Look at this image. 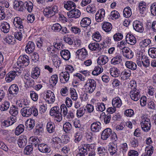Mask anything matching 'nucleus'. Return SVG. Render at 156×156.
<instances>
[{
	"label": "nucleus",
	"instance_id": "9b49d317",
	"mask_svg": "<svg viewBox=\"0 0 156 156\" xmlns=\"http://www.w3.org/2000/svg\"><path fill=\"white\" fill-rule=\"evenodd\" d=\"M67 15L69 18L76 19L80 17L81 12L79 9L75 8L69 11Z\"/></svg>",
	"mask_w": 156,
	"mask_h": 156
},
{
	"label": "nucleus",
	"instance_id": "72a5a7b5",
	"mask_svg": "<svg viewBox=\"0 0 156 156\" xmlns=\"http://www.w3.org/2000/svg\"><path fill=\"white\" fill-rule=\"evenodd\" d=\"M100 118L101 119H104L105 124H108L109 123L111 119V115L110 114L108 113L105 115V113H102L100 115Z\"/></svg>",
	"mask_w": 156,
	"mask_h": 156
},
{
	"label": "nucleus",
	"instance_id": "774afa93",
	"mask_svg": "<svg viewBox=\"0 0 156 156\" xmlns=\"http://www.w3.org/2000/svg\"><path fill=\"white\" fill-rule=\"evenodd\" d=\"M30 96L31 99L35 102L37 101L38 98V94L33 91H30Z\"/></svg>",
	"mask_w": 156,
	"mask_h": 156
},
{
	"label": "nucleus",
	"instance_id": "0e129e2a",
	"mask_svg": "<svg viewBox=\"0 0 156 156\" xmlns=\"http://www.w3.org/2000/svg\"><path fill=\"white\" fill-rule=\"evenodd\" d=\"M123 37L122 34L118 32L114 35L113 38L115 41H118L122 40L123 39Z\"/></svg>",
	"mask_w": 156,
	"mask_h": 156
},
{
	"label": "nucleus",
	"instance_id": "aec40b11",
	"mask_svg": "<svg viewBox=\"0 0 156 156\" xmlns=\"http://www.w3.org/2000/svg\"><path fill=\"white\" fill-rule=\"evenodd\" d=\"M101 124L98 122H93L90 126L91 130L94 132H99L101 130Z\"/></svg>",
	"mask_w": 156,
	"mask_h": 156
},
{
	"label": "nucleus",
	"instance_id": "052dcab7",
	"mask_svg": "<svg viewBox=\"0 0 156 156\" xmlns=\"http://www.w3.org/2000/svg\"><path fill=\"white\" fill-rule=\"evenodd\" d=\"M70 94L72 99L74 101H76L78 99V95L76 90L73 88H71L70 90Z\"/></svg>",
	"mask_w": 156,
	"mask_h": 156
},
{
	"label": "nucleus",
	"instance_id": "b1692460",
	"mask_svg": "<svg viewBox=\"0 0 156 156\" xmlns=\"http://www.w3.org/2000/svg\"><path fill=\"white\" fill-rule=\"evenodd\" d=\"M38 148L39 150L44 153H49L50 151V148L45 144H41L38 145Z\"/></svg>",
	"mask_w": 156,
	"mask_h": 156
},
{
	"label": "nucleus",
	"instance_id": "9d476101",
	"mask_svg": "<svg viewBox=\"0 0 156 156\" xmlns=\"http://www.w3.org/2000/svg\"><path fill=\"white\" fill-rule=\"evenodd\" d=\"M76 53L78 58L81 60H84L88 55L87 50L84 48L78 50Z\"/></svg>",
	"mask_w": 156,
	"mask_h": 156
},
{
	"label": "nucleus",
	"instance_id": "0eeeda50",
	"mask_svg": "<svg viewBox=\"0 0 156 156\" xmlns=\"http://www.w3.org/2000/svg\"><path fill=\"white\" fill-rule=\"evenodd\" d=\"M50 114L51 116H55V120L56 121L59 122L62 120V115L58 107L54 106L52 108L50 111Z\"/></svg>",
	"mask_w": 156,
	"mask_h": 156
},
{
	"label": "nucleus",
	"instance_id": "4be33fe9",
	"mask_svg": "<svg viewBox=\"0 0 156 156\" xmlns=\"http://www.w3.org/2000/svg\"><path fill=\"white\" fill-rule=\"evenodd\" d=\"M126 40L127 43L131 45H134L136 43V40L134 36L130 34H127L126 38Z\"/></svg>",
	"mask_w": 156,
	"mask_h": 156
},
{
	"label": "nucleus",
	"instance_id": "1a4fd4ad",
	"mask_svg": "<svg viewBox=\"0 0 156 156\" xmlns=\"http://www.w3.org/2000/svg\"><path fill=\"white\" fill-rule=\"evenodd\" d=\"M44 99L49 104L53 103L55 100L54 93L51 90H47L45 93Z\"/></svg>",
	"mask_w": 156,
	"mask_h": 156
},
{
	"label": "nucleus",
	"instance_id": "79ce46f5",
	"mask_svg": "<svg viewBox=\"0 0 156 156\" xmlns=\"http://www.w3.org/2000/svg\"><path fill=\"white\" fill-rule=\"evenodd\" d=\"M154 147L151 145H148L145 148V153L144 154L146 156H151L153 153Z\"/></svg>",
	"mask_w": 156,
	"mask_h": 156
},
{
	"label": "nucleus",
	"instance_id": "5701e85b",
	"mask_svg": "<svg viewBox=\"0 0 156 156\" xmlns=\"http://www.w3.org/2000/svg\"><path fill=\"white\" fill-rule=\"evenodd\" d=\"M109 152L111 155L115 154L117 151V145L112 142H110L108 145Z\"/></svg>",
	"mask_w": 156,
	"mask_h": 156
},
{
	"label": "nucleus",
	"instance_id": "4468645a",
	"mask_svg": "<svg viewBox=\"0 0 156 156\" xmlns=\"http://www.w3.org/2000/svg\"><path fill=\"white\" fill-rule=\"evenodd\" d=\"M130 96L133 100L137 101L140 97V90L138 89L131 90L130 92Z\"/></svg>",
	"mask_w": 156,
	"mask_h": 156
},
{
	"label": "nucleus",
	"instance_id": "49530a36",
	"mask_svg": "<svg viewBox=\"0 0 156 156\" xmlns=\"http://www.w3.org/2000/svg\"><path fill=\"white\" fill-rule=\"evenodd\" d=\"M70 75L69 73L67 72H62L60 74V79L63 80H64L65 82H63V83H66L68 81L69 79Z\"/></svg>",
	"mask_w": 156,
	"mask_h": 156
},
{
	"label": "nucleus",
	"instance_id": "473e14b6",
	"mask_svg": "<svg viewBox=\"0 0 156 156\" xmlns=\"http://www.w3.org/2000/svg\"><path fill=\"white\" fill-rule=\"evenodd\" d=\"M35 124V121L34 120L30 119L26 121L25 125L27 128L30 130L33 128Z\"/></svg>",
	"mask_w": 156,
	"mask_h": 156
},
{
	"label": "nucleus",
	"instance_id": "bf43d9fd",
	"mask_svg": "<svg viewBox=\"0 0 156 156\" xmlns=\"http://www.w3.org/2000/svg\"><path fill=\"white\" fill-rule=\"evenodd\" d=\"M72 125L69 122H66L63 125V129L64 131L67 133H69L72 129Z\"/></svg>",
	"mask_w": 156,
	"mask_h": 156
},
{
	"label": "nucleus",
	"instance_id": "4c0bfd02",
	"mask_svg": "<svg viewBox=\"0 0 156 156\" xmlns=\"http://www.w3.org/2000/svg\"><path fill=\"white\" fill-rule=\"evenodd\" d=\"M4 40L6 43L11 45L14 44L16 42L14 37L10 35L6 36Z\"/></svg>",
	"mask_w": 156,
	"mask_h": 156
},
{
	"label": "nucleus",
	"instance_id": "2eb2a0df",
	"mask_svg": "<svg viewBox=\"0 0 156 156\" xmlns=\"http://www.w3.org/2000/svg\"><path fill=\"white\" fill-rule=\"evenodd\" d=\"M133 26L134 29L138 32L142 33L144 30L143 24L139 21L137 20L134 21L133 23Z\"/></svg>",
	"mask_w": 156,
	"mask_h": 156
},
{
	"label": "nucleus",
	"instance_id": "13d9d810",
	"mask_svg": "<svg viewBox=\"0 0 156 156\" xmlns=\"http://www.w3.org/2000/svg\"><path fill=\"white\" fill-rule=\"evenodd\" d=\"M9 106V102L6 100L1 105V110L2 111H6L8 109Z\"/></svg>",
	"mask_w": 156,
	"mask_h": 156
},
{
	"label": "nucleus",
	"instance_id": "7c9ffc66",
	"mask_svg": "<svg viewBox=\"0 0 156 156\" xmlns=\"http://www.w3.org/2000/svg\"><path fill=\"white\" fill-rule=\"evenodd\" d=\"M40 70L37 67L33 68L31 72V77L34 79H37L39 76Z\"/></svg>",
	"mask_w": 156,
	"mask_h": 156
},
{
	"label": "nucleus",
	"instance_id": "6e6d98bb",
	"mask_svg": "<svg viewBox=\"0 0 156 156\" xmlns=\"http://www.w3.org/2000/svg\"><path fill=\"white\" fill-rule=\"evenodd\" d=\"M103 70V68L101 67L97 66L95 67L93 71L92 72V74L94 75H98L101 74Z\"/></svg>",
	"mask_w": 156,
	"mask_h": 156
},
{
	"label": "nucleus",
	"instance_id": "a18cd8bd",
	"mask_svg": "<svg viewBox=\"0 0 156 156\" xmlns=\"http://www.w3.org/2000/svg\"><path fill=\"white\" fill-rule=\"evenodd\" d=\"M75 3L72 1H69L66 2L64 5V8L68 10H71L73 9L76 7Z\"/></svg>",
	"mask_w": 156,
	"mask_h": 156
},
{
	"label": "nucleus",
	"instance_id": "e433bc0d",
	"mask_svg": "<svg viewBox=\"0 0 156 156\" xmlns=\"http://www.w3.org/2000/svg\"><path fill=\"white\" fill-rule=\"evenodd\" d=\"M55 125L54 123L51 121L48 122L46 125V130L49 133H51L55 131Z\"/></svg>",
	"mask_w": 156,
	"mask_h": 156
},
{
	"label": "nucleus",
	"instance_id": "423d86ee",
	"mask_svg": "<svg viewBox=\"0 0 156 156\" xmlns=\"http://www.w3.org/2000/svg\"><path fill=\"white\" fill-rule=\"evenodd\" d=\"M29 59L26 55L20 56L18 59L17 64L19 68H23L27 66L29 64Z\"/></svg>",
	"mask_w": 156,
	"mask_h": 156
},
{
	"label": "nucleus",
	"instance_id": "8fccbe9b",
	"mask_svg": "<svg viewBox=\"0 0 156 156\" xmlns=\"http://www.w3.org/2000/svg\"><path fill=\"white\" fill-rule=\"evenodd\" d=\"M132 15L131 9L129 7L125 8L123 11V15L124 17L128 18L130 17Z\"/></svg>",
	"mask_w": 156,
	"mask_h": 156
},
{
	"label": "nucleus",
	"instance_id": "393cba45",
	"mask_svg": "<svg viewBox=\"0 0 156 156\" xmlns=\"http://www.w3.org/2000/svg\"><path fill=\"white\" fill-rule=\"evenodd\" d=\"M53 64L56 67H58L62 63L61 59L57 55H53L52 58Z\"/></svg>",
	"mask_w": 156,
	"mask_h": 156
},
{
	"label": "nucleus",
	"instance_id": "a19ab883",
	"mask_svg": "<svg viewBox=\"0 0 156 156\" xmlns=\"http://www.w3.org/2000/svg\"><path fill=\"white\" fill-rule=\"evenodd\" d=\"M92 39L97 42H100L102 39V37L100 33L98 31L93 33L92 34Z\"/></svg>",
	"mask_w": 156,
	"mask_h": 156
},
{
	"label": "nucleus",
	"instance_id": "f8f14e48",
	"mask_svg": "<svg viewBox=\"0 0 156 156\" xmlns=\"http://www.w3.org/2000/svg\"><path fill=\"white\" fill-rule=\"evenodd\" d=\"M91 147V145H86L79 149L76 156H85L88 153L89 148Z\"/></svg>",
	"mask_w": 156,
	"mask_h": 156
},
{
	"label": "nucleus",
	"instance_id": "6e6552de",
	"mask_svg": "<svg viewBox=\"0 0 156 156\" xmlns=\"http://www.w3.org/2000/svg\"><path fill=\"white\" fill-rule=\"evenodd\" d=\"M13 24L15 27L21 31H24V24L23 20L19 17H15L13 20Z\"/></svg>",
	"mask_w": 156,
	"mask_h": 156
},
{
	"label": "nucleus",
	"instance_id": "a211bd4d",
	"mask_svg": "<svg viewBox=\"0 0 156 156\" xmlns=\"http://www.w3.org/2000/svg\"><path fill=\"white\" fill-rule=\"evenodd\" d=\"M112 133V130L110 128H106L102 132L101 135V139L104 140H107Z\"/></svg>",
	"mask_w": 156,
	"mask_h": 156
},
{
	"label": "nucleus",
	"instance_id": "6ab92c4d",
	"mask_svg": "<svg viewBox=\"0 0 156 156\" xmlns=\"http://www.w3.org/2000/svg\"><path fill=\"white\" fill-rule=\"evenodd\" d=\"M35 48V45L34 43L31 41L28 42L25 48V51L26 52L30 54L33 52Z\"/></svg>",
	"mask_w": 156,
	"mask_h": 156
},
{
	"label": "nucleus",
	"instance_id": "09e8293b",
	"mask_svg": "<svg viewBox=\"0 0 156 156\" xmlns=\"http://www.w3.org/2000/svg\"><path fill=\"white\" fill-rule=\"evenodd\" d=\"M151 43V41L149 39H146L142 40L140 42L139 45L141 48L146 47Z\"/></svg>",
	"mask_w": 156,
	"mask_h": 156
},
{
	"label": "nucleus",
	"instance_id": "f03ea898",
	"mask_svg": "<svg viewBox=\"0 0 156 156\" xmlns=\"http://www.w3.org/2000/svg\"><path fill=\"white\" fill-rule=\"evenodd\" d=\"M20 112L22 115L25 117H28L32 114L34 116H36L38 114L37 109L34 107L23 108L21 109Z\"/></svg>",
	"mask_w": 156,
	"mask_h": 156
},
{
	"label": "nucleus",
	"instance_id": "7ed1b4c3",
	"mask_svg": "<svg viewBox=\"0 0 156 156\" xmlns=\"http://www.w3.org/2000/svg\"><path fill=\"white\" fill-rule=\"evenodd\" d=\"M136 62L140 67H142V65L145 67H147L150 65L149 59L147 56L139 54L137 55Z\"/></svg>",
	"mask_w": 156,
	"mask_h": 156
},
{
	"label": "nucleus",
	"instance_id": "e2e57ef3",
	"mask_svg": "<svg viewBox=\"0 0 156 156\" xmlns=\"http://www.w3.org/2000/svg\"><path fill=\"white\" fill-rule=\"evenodd\" d=\"M148 53L150 56L151 58H156V48H150L148 50Z\"/></svg>",
	"mask_w": 156,
	"mask_h": 156
},
{
	"label": "nucleus",
	"instance_id": "603ef678",
	"mask_svg": "<svg viewBox=\"0 0 156 156\" xmlns=\"http://www.w3.org/2000/svg\"><path fill=\"white\" fill-rule=\"evenodd\" d=\"M97 153L100 156H104L107 153V150L103 146H99L97 149Z\"/></svg>",
	"mask_w": 156,
	"mask_h": 156
},
{
	"label": "nucleus",
	"instance_id": "69168bd1",
	"mask_svg": "<svg viewBox=\"0 0 156 156\" xmlns=\"http://www.w3.org/2000/svg\"><path fill=\"white\" fill-rule=\"evenodd\" d=\"M96 110L100 112H103L105 109V106L103 103H98L96 106Z\"/></svg>",
	"mask_w": 156,
	"mask_h": 156
},
{
	"label": "nucleus",
	"instance_id": "c03bdc74",
	"mask_svg": "<svg viewBox=\"0 0 156 156\" xmlns=\"http://www.w3.org/2000/svg\"><path fill=\"white\" fill-rule=\"evenodd\" d=\"M44 14L47 17L50 18L54 15V12H52L51 8H46L44 10Z\"/></svg>",
	"mask_w": 156,
	"mask_h": 156
},
{
	"label": "nucleus",
	"instance_id": "5fc2aeb1",
	"mask_svg": "<svg viewBox=\"0 0 156 156\" xmlns=\"http://www.w3.org/2000/svg\"><path fill=\"white\" fill-rule=\"evenodd\" d=\"M119 16V14L118 11L114 10L111 12L109 14V19L114 20L118 19Z\"/></svg>",
	"mask_w": 156,
	"mask_h": 156
},
{
	"label": "nucleus",
	"instance_id": "412c9836",
	"mask_svg": "<svg viewBox=\"0 0 156 156\" xmlns=\"http://www.w3.org/2000/svg\"><path fill=\"white\" fill-rule=\"evenodd\" d=\"M108 61V58L106 55H101L98 57L97 59L98 64L103 66L106 64Z\"/></svg>",
	"mask_w": 156,
	"mask_h": 156
},
{
	"label": "nucleus",
	"instance_id": "4d7b16f0",
	"mask_svg": "<svg viewBox=\"0 0 156 156\" xmlns=\"http://www.w3.org/2000/svg\"><path fill=\"white\" fill-rule=\"evenodd\" d=\"M24 126L22 124L19 125L15 130V133L16 135H19L23 132L24 130Z\"/></svg>",
	"mask_w": 156,
	"mask_h": 156
},
{
	"label": "nucleus",
	"instance_id": "bb28decb",
	"mask_svg": "<svg viewBox=\"0 0 156 156\" xmlns=\"http://www.w3.org/2000/svg\"><path fill=\"white\" fill-rule=\"evenodd\" d=\"M112 104L114 107L120 108L122 105V102L121 99L119 97L114 98L112 101Z\"/></svg>",
	"mask_w": 156,
	"mask_h": 156
},
{
	"label": "nucleus",
	"instance_id": "a878e982",
	"mask_svg": "<svg viewBox=\"0 0 156 156\" xmlns=\"http://www.w3.org/2000/svg\"><path fill=\"white\" fill-rule=\"evenodd\" d=\"M60 54L61 57L65 60H68L70 58V53L68 50L64 49L61 51Z\"/></svg>",
	"mask_w": 156,
	"mask_h": 156
},
{
	"label": "nucleus",
	"instance_id": "20e7f679",
	"mask_svg": "<svg viewBox=\"0 0 156 156\" xmlns=\"http://www.w3.org/2000/svg\"><path fill=\"white\" fill-rule=\"evenodd\" d=\"M96 87L95 81L90 79L87 80L84 85V87L86 91L89 94L92 93L95 90Z\"/></svg>",
	"mask_w": 156,
	"mask_h": 156
},
{
	"label": "nucleus",
	"instance_id": "c9c22d12",
	"mask_svg": "<svg viewBox=\"0 0 156 156\" xmlns=\"http://www.w3.org/2000/svg\"><path fill=\"white\" fill-rule=\"evenodd\" d=\"M122 57L120 55H117L112 59L111 64L115 65L119 64L122 61Z\"/></svg>",
	"mask_w": 156,
	"mask_h": 156
},
{
	"label": "nucleus",
	"instance_id": "f704fd0d",
	"mask_svg": "<svg viewBox=\"0 0 156 156\" xmlns=\"http://www.w3.org/2000/svg\"><path fill=\"white\" fill-rule=\"evenodd\" d=\"M125 66L128 68L132 70H136L137 68V65L134 62L131 61H126L125 63Z\"/></svg>",
	"mask_w": 156,
	"mask_h": 156
},
{
	"label": "nucleus",
	"instance_id": "680f3d73",
	"mask_svg": "<svg viewBox=\"0 0 156 156\" xmlns=\"http://www.w3.org/2000/svg\"><path fill=\"white\" fill-rule=\"evenodd\" d=\"M24 5L29 12H31L32 11L33 4L31 2L28 0L24 2Z\"/></svg>",
	"mask_w": 156,
	"mask_h": 156
},
{
	"label": "nucleus",
	"instance_id": "37998d69",
	"mask_svg": "<svg viewBox=\"0 0 156 156\" xmlns=\"http://www.w3.org/2000/svg\"><path fill=\"white\" fill-rule=\"evenodd\" d=\"M103 30L106 32L110 31L112 28V26L111 23L108 22H104L102 26Z\"/></svg>",
	"mask_w": 156,
	"mask_h": 156
},
{
	"label": "nucleus",
	"instance_id": "39448f33",
	"mask_svg": "<svg viewBox=\"0 0 156 156\" xmlns=\"http://www.w3.org/2000/svg\"><path fill=\"white\" fill-rule=\"evenodd\" d=\"M141 119L140 124L142 129L144 131H148L151 127V122L150 119L144 115H142Z\"/></svg>",
	"mask_w": 156,
	"mask_h": 156
},
{
	"label": "nucleus",
	"instance_id": "c756f323",
	"mask_svg": "<svg viewBox=\"0 0 156 156\" xmlns=\"http://www.w3.org/2000/svg\"><path fill=\"white\" fill-rule=\"evenodd\" d=\"M91 20L89 18L84 17L81 20L80 22V25L81 27H85L89 25L91 23Z\"/></svg>",
	"mask_w": 156,
	"mask_h": 156
},
{
	"label": "nucleus",
	"instance_id": "cd10ccee",
	"mask_svg": "<svg viewBox=\"0 0 156 156\" xmlns=\"http://www.w3.org/2000/svg\"><path fill=\"white\" fill-rule=\"evenodd\" d=\"M19 89L18 86L16 84L11 85L9 89V94L10 95L16 94L19 91Z\"/></svg>",
	"mask_w": 156,
	"mask_h": 156
},
{
	"label": "nucleus",
	"instance_id": "3c124183",
	"mask_svg": "<svg viewBox=\"0 0 156 156\" xmlns=\"http://www.w3.org/2000/svg\"><path fill=\"white\" fill-rule=\"evenodd\" d=\"M110 71L111 75L113 77H118L119 75V70L116 68H111L110 69Z\"/></svg>",
	"mask_w": 156,
	"mask_h": 156
},
{
	"label": "nucleus",
	"instance_id": "58836bf2",
	"mask_svg": "<svg viewBox=\"0 0 156 156\" xmlns=\"http://www.w3.org/2000/svg\"><path fill=\"white\" fill-rule=\"evenodd\" d=\"M131 75L130 70L129 69L123 70L121 73V77L123 80H126L129 78Z\"/></svg>",
	"mask_w": 156,
	"mask_h": 156
},
{
	"label": "nucleus",
	"instance_id": "dca6fc26",
	"mask_svg": "<svg viewBox=\"0 0 156 156\" xmlns=\"http://www.w3.org/2000/svg\"><path fill=\"white\" fill-rule=\"evenodd\" d=\"M123 56L127 59H131L133 57V53L130 48L124 47L122 51Z\"/></svg>",
	"mask_w": 156,
	"mask_h": 156
},
{
	"label": "nucleus",
	"instance_id": "f3484780",
	"mask_svg": "<svg viewBox=\"0 0 156 156\" xmlns=\"http://www.w3.org/2000/svg\"><path fill=\"white\" fill-rule=\"evenodd\" d=\"M17 142L18 146L20 148H23L27 143V137L24 135L20 136Z\"/></svg>",
	"mask_w": 156,
	"mask_h": 156
},
{
	"label": "nucleus",
	"instance_id": "ddd939ff",
	"mask_svg": "<svg viewBox=\"0 0 156 156\" xmlns=\"http://www.w3.org/2000/svg\"><path fill=\"white\" fill-rule=\"evenodd\" d=\"M105 12L104 9H101L98 10L96 12L95 19L96 21L98 22H100L102 21L105 16Z\"/></svg>",
	"mask_w": 156,
	"mask_h": 156
},
{
	"label": "nucleus",
	"instance_id": "864d4df0",
	"mask_svg": "<svg viewBox=\"0 0 156 156\" xmlns=\"http://www.w3.org/2000/svg\"><path fill=\"white\" fill-rule=\"evenodd\" d=\"M58 80V77L57 75L55 74L53 75L50 80V84L52 86H55L57 83Z\"/></svg>",
	"mask_w": 156,
	"mask_h": 156
},
{
	"label": "nucleus",
	"instance_id": "de8ad7c7",
	"mask_svg": "<svg viewBox=\"0 0 156 156\" xmlns=\"http://www.w3.org/2000/svg\"><path fill=\"white\" fill-rule=\"evenodd\" d=\"M100 45L99 43L96 42L91 43L88 45V48L92 51H98L99 50Z\"/></svg>",
	"mask_w": 156,
	"mask_h": 156
},
{
	"label": "nucleus",
	"instance_id": "f257e3e1",
	"mask_svg": "<svg viewBox=\"0 0 156 156\" xmlns=\"http://www.w3.org/2000/svg\"><path fill=\"white\" fill-rule=\"evenodd\" d=\"M24 69L17 67L16 71H11L8 73L5 78L6 81L10 83L14 80L16 76H19L21 73L24 74Z\"/></svg>",
	"mask_w": 156,
	"mask_h": 156
},
{
	"label": "nucleus",
	"instance_id": "ea45409f",
	"mask_svg": "<svg viewBox=\"0 0 156 156\" xmlns=\"http://www.w3.org/2000/svg\"><path fill=\"white\" fill-rule=\"evenodd\" d=\"M29 142L31 144L34 145L35 147L38 146L40 143L39 139L37 137L32 136L30 137Z\"/></svg>",
	"mask_w": 156,
	"mask_h": 156
},
{
	"label": "nucleus",
	"instance_id": "338daca9",
	"mask_svg": "<svg viewBox=\"0 0 156 156\" xmlns=\"http://www.w3.org/2000/svg\"><path fill=\"white\" fill-rule=\"evenodd\" d=\"M44 132V128L42 125H38L36 128L35 133L37 135H40Z\"/></svg>",
	"mask_w": 156,
	"mask_h": 156
},
{
	"label": "nucleus",
	"instance_id": "2f4dec72",
	"mask_svg": "<svg viewBox=\"0 0 156 156\" xmlns=\"http://www.w3.org/2000/svg\"><path fill=\"white\" fill-rule=\"evenodd\" d=\"M146 4L145 2L141 1L139 4L138 8L140 13L142 15H144L145 14Z\"/></svg>",
	"mask_w": 156,
	"mask_h": 156
},
{
	"label": "nucleus",
	"instance_id": "c85d7f7f",
	"mask_svg": "<svg viewBox=\"0 0 156 156\" xmlns=\"http://www.w3.org/2000/svg\"><path fill=\"white\" fill-rule=\"evenodd\" d=\"M0 27L2 31L5 33H7L9 31L10 25L6 22H2L1 24Z\"/></svg>",
	"mask_w": 156,
	"mask_h": 156
}]
</instances>
